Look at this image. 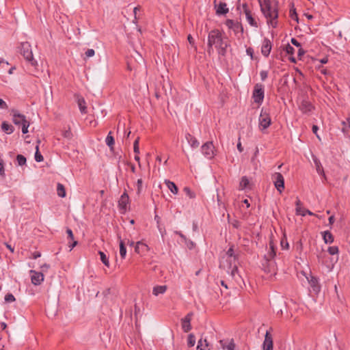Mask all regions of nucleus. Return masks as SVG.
<instances>
[{
    "instance_id": "6e6d98bb",
    "label": "nucleus",
    "mask_w": 350,
    "mask_h": 350,
    "mask_svg": "<svg viewBox=\"0 0 350 350\" xmlns=\"http://www.w3.org/2000/svg\"><path fill=\"white\" fill-rule=\"evenodd\" d=\"M291 42L294 46L298 48L301 46V44L298 42V40L294 38H291Z\"/></svg>"
},
{
    "instance_id": "603ef678",
    "label": "nucleus",
    "mask_w": 350,
    "mask_h": 350,
    "mask_svg": "<svg viewBox=\"0 0 350 350\" xmlns=\"http://www.w3.org/2000/svg\"><path fill=\"white\" fill-rule=\"evenodd\" d=\"M281 247L283 249H288V243L287 242V240L285 239L281 240Z\"/></svg>"
},
{
    "instance_id": "69168bd1",
    "label": "nucleus",
    "mask_w": 350,
    "mask_h": 350,
    "mask_svg": "<svg viewBox=\"0 0 350 350\" xmlns=\"http://www.w3.org/2000/svg\"><path fill=\"white\" fill-rule=\"evenodd\" d=\"M5 245H6V247H7L8 250H10V251L11 252H12V253L14 252V247H12L10 245H9L8 243H5Z\"/></svg>"
},
{
    "instance_id": "774afa93",
    "label": "nucleus",
    "mask_w": 350,
    "mask_h": 350,
    "mask_svg": "<svg viewBox=\"0 0 350 350\" xmlns=\"http://www.w3.org/2000/svg\"><path fill=\"white\" fill-rule=\"evenodd\" d=\"M344 124H347L348 126L350 128V117L347 118V122H342Z\"/></svg>"
},
{
    "instance_id": "f03ea898",
    "label": "nucleus",
    "mask_w": 350,
    "mask_h": 350,
    "mask_svg": "<svg viewBox=\"0 0 350 350\" xmlns=\"http://www.w3.org/2000/svg\"><path fill=\"white\" fill-rule=\"evenodd\" d=\"M260 10L267 19V23L275 28L278 25V2L276 0H258Z\"/></svg>"
},
{
    "instance_id": "a878e982",
    "label": "nucleus",
    "mask_w": 350,
    "mask_h": 350,
    "mask_svg": "<svg viewBox=\"0 0 350 350\" xmlns=\"http://www.w3.org/2000/svg\"><path fill=\"white\" fill-rule=\"evenodd\" d=\"M77 103L79 107V110L81 113H87L86 103L83 98H79L77 100Z\"/></svg>"
},
{
    "instance_id": "ea45409f",
    "label": "nucleus",
    "mask_w": 350,
    "mask_h": 350,
    "mask_svg": "<svg viewBox=\"0 0 350 350\" xmlns=\"http://www.w3.org/2000/svg\"><path fill=\"white\" fill-rule=\"evenodd\" d=\"M139 137H137L134 143H133V150L135 154H139Z\"/></svg>"
},
{
    "instance_id": "c756f323",
    "label": "nucleus",
    "mask_w": 350,
    "mask_h": 350,
    "mask_svg": "<svg viewBox=\"0 0 350 350\" xmlns=\"http://www.w3.org/2000/svg\"><path fill=\"white\" fill-rule=\"evenodd\" d=\"M323 237L325 243H332L334 241V237L329 231H325Z\"/></svg>"
},
{
    "instance_id": "7c9ffc66",
    "label": "nucleus",
    "mask_w": 350,
    "mask_h": 350,
    "mask_svg": "<svg viewBox=\"0 0 350 350\" xmlns=\"http://www.w3.org/2000/svg\"><path fill=\"white\" fill-rule=\"evenodd\" d=\"M154 220L157 222V228H158L159 232L161 233V237H163L164 236V234H165V230L161 227V217L159 215H156L154 216Z\"/></svg>"
},
{
    "instance_id": "8fccbe9b",
    "label": "nucleus",
    "mask_w": 350,
    "mask_h": 350,
    "mask_svg": "<svg viewBox=\"0 0 350 350\" xmlns=\"http://www.w3.org/2000/svg\"><path fill=\"white\" fill-rule=\"evenodd\" d=\"M66 233L68 234V238L70 240V241H73L74 240V234L72 233V231L71 229L70 228H67L66 229Z\"/></svg>"
},
{
    "instance_id": "f257e3e1",
    "label": "nucleus",
    "mask_w": 350,
    "mask_h": 350,
    "mask_svg": "<svg viewBox=\"0 0 350 350\" xmlns=\"http://www.w3.org/2000/svg\"><path fill=\"white\" fill-rule=\"evenodd\" d=\"M225 39L226 38L223 36V33L220 30H211L208 35L207 52L211 54L213 51V47L214 46L219 55H225L229 45Z\"/></svg>"
},
{
    "instance_id": "49530a36",
    "label": "nucleus",
    "mask_w": 350,
    "mask_h": 350,
    "mask_svg": "<svg viewBox=\"0 0 350 350\" xmlns=\"http://www.w3.org/2000/svg\"><path fill=\"white\" fill-rule=\"evenodd\" d=\"M22 125V133L26 134L28 133V128L29 126V122L28 121L25 122Z\"/></svg>"
},
{
    "instance_id": "6e6552de",
    "label": "nucleus",
    "mask_w": 350,
    "mask_h": 350,
    "mask_svg": "<svg viewBox=\"0 0 350 350\" xmlns=\"http://www.w3.org/2000/svg\"><path fill=\"white\" fill-rule=\"evenodd\" d=\"M129 206V198L128 194L124 192L120 196L118 200V208L121 213H125Z\"/></svg>"
},
{
    "instance_id": "052dcab7",
    "label": "nucleus",
    "mask_w": 350,
    "mask_h": 350,
    "mask_svg": "<svg viewBox=\"0 0 350 350\" xmlns=\"http://www.w3.org/2000/svg\"><path fill=\"white\" fill-rule=\"evenodd\" d=\"M319 129V127L317 125L312 126V132L317 135L318 138H319V136L317 134V131Z\"/></svg>"
},
{
    "instance_id": "bb28decb",
    "label": "nucleus",
    "mask_w": 350,
    "mask_h": 350,
    "mask_svg": "<svg viewBox=\"0 0 350 350\" xmlns=\"http://www.w3.org/2000/svg\"><path fill=\"white\" fill-rule=\"evenodd\" d=\"M208 342L206 339H200L198 342L197 350H209L208 348Z\"/></svg>"
},
{
    "instance_id": "412c9836",
    "label": "nucleus",
    "mask_w": 350,
    "mask_h": 350,
    "mask_svg": "<svg viewBox=\"0 0 350 350\" xmlns=\"http://www.w3.org/2000/svg\"><path fill=\"white\" fill-rule=\"evenodd\" d=\"M185 138L193 148H196L199 146L200 143L198 139L190 133H187L185 135Z\"/></svg>"
},
{
    "instance_id": "39448f33",
    "label": "nucleus",
    "mask_w": 350,
    "mask_h": 350,
    "mask_svg": "<svg viewBox=\"0 0 350 350\" xmlns=\"http://www.w3.org/2000/svg\"><path fill=\"white\" fill-rule=\"evenodd\" d=\"M271 124V119L268 113L264 111L263 109L261 110V113L258 119V127L260 131L264 132Z\"/></svg>"
},
{
    "instance_id": "c9c22d12",
    "label": "nucleus",
    "mask_w": 350,
    "mask_h": 350,
    "mask_svg": "<svg viewBox=\"0 0 350 350\" xmlns=\"http://www.w3.org/2000/svg\"><path fill=\"white\" fill-rule=\"evenodd\" d=\"M295 205H296V208H295L296 214L299 215H301V216H305V213L301 212V202L299 198H297Z\"/></svg>"
},
{
    "instance_id": "5fc2aeb1",
    "label": "nucleus",
    "mask_w": 350,
    "mask_h": 350,
    "mask_svg": "<svg viewBox=\"0 0 350 350\" xmlns=\"http://www.w3.org/2000/svg\"><path fill=\"white\" fill-rule=\"evenodd\" d=\"M0 108L3 109H7L8 108L7 103L1 98H0Z\"/></svg>"
},
{
    "instance_id": "a19ab883",
    "label": "nucleus",
    "mask_w": 350,
    "mask_h": 350,
    "mask_svg": "<svg viewBox=\"0 0 350 350\" xmlns=\"http://www.w3.org/2000/svg\"><path fill=\"white\" fill-rule=\"evenodd\" d=\"M62 135L64 138L70 139L72 137V133L70 131V129L69 128L68 129L62 132Z\"/></svg>"
},
{
    "instance_id": "3c124183",
    "label": "nucleus",
    "mask_w": 350,
    "mask_h": 350,
    "mask_svg": "<svg viewBox=\"0 0 350 350\" xmlns=\"http://www.w3.org/2000/svg\"><path fill=\"white\" fill-rule=\"evenodd\" d=\"M260 79L262 81H265L268 76V73L266 70H262L260 72Z\"/></svg>"
},
{
    "instance_id": "a18cd8bd",
    "label": "nucleus",
    "mask_w": 350,
    "mask_h": 350,
    "mask_svg": "<svg viewBox=\"0 0 350 350\" xmlns=\"http://www.w3.org/2000/svg\"><path fill=\"white\" fill-rule=\"evenodd\" d=\"M285 51L287 54L292 55H293V53L295 52V49L292 46H291L289 44H286V46L285 47Z\"/></svg>"
},
{
    "instance_id": "9b49d317",
    "label": "nucleus",
    "mask_w": 350,
    "mask_h": 350,
    "mask_svg": "<svg viewBox=\"0 0 350 350\" xmlns=\"http://www.w3.org/2000/svg\"><path fill=\"white\" fill-rule=\"evenodd\" d=\"M31 280L33 284L37 286L40 285L44 280V275L41 272H38L34 270L30 271Z\"/></svg>"
},
{
    "instance_id": "473e14b6",
    "label": "nucleus",
    "mask_w": 350,
    "mask_h": 350,
    "mask_svg": "<svg viewBox=\"0 0 350 350\" xmlns=\"http://www.w3.org/2000/svg\"><path fill=\"white\" fill-rule=\"evenodd\" d=\"M57 193L58 196L64 198L66 196V191L64 186L61 183H57Z\"/></svg>"
},
{
    "instance_id": "13d9d810",
    "label": "nucleus",
    "mask_w": 350,
    "mask_h": 350,
    "mask_svg": "<svg viewBox=\"0 0 350 350\" xmlns=\"http://www.w3.org/2000/svg\"><path fill=\"white\" fill-rule=\"evenodd\" d=\"M71 241H72V243H69V245H68V247L70 248V251H71L78 243V242L77 241H75V240Z\"/></svg>"
},
{
    "instance_id": "6ab92c4d",
    "label": "nucleus",
    "mask_w": 350,
    "mask_h": 350,
    "mask_svg": "<svg viewBox=\"0 0 350 350\" xmlns=\"http://www.w3.org/2000/svg\"><path fill=\"white\" fill-rule=\"evenodd\" d=\"M191 313H189L182 321V327L183 329L185 332H188L191 330Z\"/></svg>"
},
{
    "instance_id": "f3484780",
    "label": "nucleus",
    "mask_w": 350,
    "mask_h": 350,
    "mask_svg": "<svg viewBox=\"0 0 350 350\" xmlns=\"http://www.w3.org/2000/svg\"><path fill=\"white\" fill-rule=\"evenodd\" d=\"M215 8L216 9V14L224 15L229 12L227 8V4L225 2H220L218 5L215 3Z\"/></svg>"
},
{
    "instance_id": "0eeeda50",
    "label": "nucleus",
    "mask_w": 350,
    "mask_h": 350,
    "mask_svg": "<svg viewBox=\"0 0 350 350\" xmlns=\"http://www.w3.org/2000/svg\"><path fill=\"white\" fill-rule=\"evenodd\" d=\"M228 264V265L226 266L224 262H221L220 267H222L228 273H230L232 278L236 279L237 276L239 277L236 262Z\"/></svg>"
},
{
    "instance_id": "4468645a",
    "label": "nucleus",
    "mask_w": 350,
    "mask_h": 350,
    "mask_svg": "<svg viewBox=\"0 0 350 350\" xmlns=\"http://www.w3.org/2000/svg\"><path fill=\"white\" fill-rule=\"evenodd\" d=\"M12 121L16 125H21L27 121L24 115L18 113L17 111H12Z\"/></svg>"
},
{
    "instance_id": "a211bd4d",
    "label": "nucleus",
    "mask_w": 350,
    "mask_h": 350,
    "mask_svg": "<svg viewBox=\"0 0 350 350\" xmlns=\"http://www.w3.org/2000/svg\"><path fill=\"white\" fill-rule=\"evenodd\" d=\"M226 25L231 29H233L234 31H237L240 29L241 31H243V27L241 23L238 22H234L233 20L227 19L226 21Z\"/></svg>"
},
{
    "instance_id": "ddd939ff",
    "label": "nucleus",
    "mask_w": 350,
    "mask_h": 350,
    "mask_svg": "<svg viewBox=\"0 0 350 350\" xmlns=\"http://www.w3.org/2000/svg\"><path fill=\"white\" fill-rule=\"evenodd\" d=\"M149 250V247L142 241H137L135 246V252L140 255L146 254Z\"/></svg>"
},
{
    "instance_id": "680f3d73",
    "label": "nucleus",
    "mask_w": 350,
    "mask_h": 350,
    "mask_svg": "<svg viewBox=\"0 0 350 350\" xmlns=\"http://www.w3.org/2000/svg\"><path fill=\"white\" fill-rule=\"evenodd\" d=\"M40 256H41V254L40 252H34L33 254V258L34 259H36V258H39Z\"/></svg>"
},
{
    "instance_id": "0e129e2a",
    "label": "nucleus",
    "mask_w": 350,
    "mask_h": 350,
    "mask_svg": "<svg viewBox=\"0 0 350 350\" xmlns=\"http://www.w3.org/2000/svg\"><path fill=\"white\" fill-rule=\"evenodd\" d=\"M288 59L293 63H296L297 62L296 58L294 56H293V55L288 57Z\"/></svg>"
},
{
    "instance_id": "7ed1b4c3",
    "label": "nucleus",
    "mask_w": 350,
    "mask_h": 350,
    "mask_svg": "<svg viewBox=\"0 0 350 350\" xmlns=\"http://www.w3.org/2000/svg\"><path fill=\"white\" fill-rule=\"evenodd\" d=\"M20 53L24 57V58L31 65L35 66L37 64V62L33 59V53L31 45L29 42H22L19 47Z\"/></svg>"
},
{
    "instance_id": "09e8293b",
    "label": "nucleus",
    "mask_w": 350,
    "mask_h": 350,
    "mask_svg": "<svg viewBox=\"0 0 350 350\" xmlns=\"http://www.w3.org/2000/svg\"><path fill=\"white\" fill-rule=\"evenodd\" d=\"M85 54L86 57H88V58L92 57L95 55V51L92 49H89L85 51Z\"/></svg>"
},
{
    "instance_id": "72a5a7b5",
    "label": "nucleus",
    "mask_w": 350,
    "mask_h": 350,
    "mask_svg": "<svg viewBox=\"0 0 350 350\" xmlns=\"http://www.w3.org/2000/svg\"><path fill=\"white\" fill-rule=\"evenodd\" d=\"M168 189L171 191L172 193L176 194L178 193V188L176 185L170 180H165V181Z\"/></svg>"
},
{
    "instance_id": "bf43d9fd",
    "label": "nucleus",
    "mask_w": 350,
    "mask_h": 350,
    "mask_svg": "<svg viewBox=\"0 0 350 350\" xmlns=\"http://www.w3.org/2000/svg\"><path fill=\"white\" fill-rule=\"evenodd\" d=\"M298 57H299V58L305 53V51L301 47H299V50H298Z\"/></svg>"
},
{
    "instance_id": "79ce46f5",
    "label": "nucleus",
    "mask_w": 350,
    "mask_h": 350,
    "mask_svg": "<svg viewBox=\"0 0 350 350\" xmlns=\"http://www.w3.org/2000/svg\"><path fill=\"white\" fill-rule=\"evenodd\" d=\"M269 245L271 252L268 254V256L267 257L268 260L273 258L275 256V252L274 251L273 245H272L271 242H270Z\"/></svg>"
},
{
    "instance_id": "e2e57ef3",
    "label": "nucleus",
    "mask_w": 350,
    "mask_h": 350,
    "mask_svg": "<svg viewBox=\"0 0 350 350\" xmlns=\"http://www.w3.org/2000/svg\"><path fill=\"white\" fill-rule=\"evenodd\" d=\"M237 149L240 152H243V148L241 146V143L240 142H239L237 144Z\"/></svg>"
},
{
    "instance_id": "e433bc0d",
    "label": "nucleus",
    "mask_w": 350,
    "mask_h": 350,
    "mask_svg": "<svg viewBox=\"0 0 350 350\" xmlns=\"http://www.w3.org/2000/svg\"><path fill=\"white\" fill-rule=\"evenodd\" d=\"M196 344V338L193 334H190L188 336L187 345L189 347H193Z\"/></svg>"
},
{
    "instance_id": "338daca9",
    "label": "nucleus",
    "mask_w": 350,
    "mask_h": 350,
    "mask_svg": "<svg viewBox=\"0 0 350 350\" xmlns=\"http://www.w3.org/2000/svg\"><path fill=\"white\" fill-rule=\"evenodd\" d=\"M335 221V218H334V215H332L329 217V223L330 224H332Z\"/></svg>"
},
{
    "instance_id": "2eb2a0df",
    "label": "nucleus",
    "mask_w": 350,
    "mask_h": 350,
    "mask_svg": "<svg viewBox=\"0 0 350 350\" xmlns=\"http://www.w3.org/2000/svg\"><path fill=\"white\" fill-rule=\"evenodd\" d=\"M271 43L268 38H265L261 47V53L265 57H268L271 50Z\"/></svg>"
},
{
    "instance_id": "9d476101",
    "label": "nucleus",
    "mask_w": 350,
    "mask_h": 350,
    "mask_svg": "<svg viewBox=\"0 0 350 350\" xmlns=\"http://www.w3.org/2000/svg\"><path fill=\"white\" fill-rule=\"evenodd\" d=\"M299 109L303 113L308 114L314 110V107L309 100L304 99L301 102Z\"/></svg>"
},
{
    "instance_id": "dca6fc26",
    "label": "nucleus",
    "mask_w": 350,
    "mask_h": 350,
    "mask_svg": "<svg viewBox=\"0 0 350 350\" xmlns=\"http://www.w3.org/2000/svg\"><path fill=\"white\" fill-rule=\"evenodd\" d=\"M307 279L313 292L316 294L319 293L321 290V286L319 284L318 280L314 276H310V278H307Z\"/></svg>"
},
{
    "instance_id": "393cba45",
    "label": "nucleus",
    "mask_w": 350,
    "mask_h": 350,
    "mask_svg": "<svg viewBox=\"0 0 350 350\" xmlns=\"http://www.w3.org/2000/svg\"><path fill=\"white\" fill-rule=\"evenodd\" d=\"M1 129L3 132L7 134H11L14 131V127L12 125L8 124L7 122H3L1 124Z\"/></svg>"
},
{
    "instance_id": "4be33fe9",
    "label": "nucleus",
    "mask_w": 350,
    "mask_h": 350,
    "mask_svg": "<svg viewBox=\"0 0 350 350\" xmlns=\"http://www.w3.org/2000/svg\"><path fill=\"white\" fill-rule=\"evenodd\" d=\"M274 185L277 190L281 193L284 189V180L283 176H277L275 180H274Z\"/></svg>"
},
{
    "instance_id": "58836bf2",
    "label": "nucleus",
    "mask_w": 350,
    "mask_h": 350,
    "mask_svg": "<svg viewBox=\"0 0 350 350\" xmlns=\"http://www.w3.org/2000/svg\"><path fill=\"white\" fill-rule=\"evenodd\" d=\"M16 161L18 165H23L26 163V158L22 154H18L16 157Z\"/></svg>"
},
{
    "instance_id": "1a4fd4ad",
    "label": "nucleus",
    "mask_w": 350,
    "mask_h": 350,
    "mask_svg": "<svg viewBox=\"0 0 350 350\" xmlns=\"http://www.w3.org/2000/svg\"><path fill=\"white\" fill-rule=\"evenodd\" d=\"M243 12L245 15L246 20L247 23L251 25L252 27H257L258 24L257 22L255 21L254 18L253 17V14L252 13L251 10L249 8L248 5L246 3H243L242 5Z\"/></svg>"
},
{
    "instance_id": "c03bdc74",
    "label": "nucleus",
    "mask_w": 350,
    "mask_h": 350,
    "mask_svg": "<svg viewBox=\"0 0 350 350\" xmlns=\"http://www.w3.org/2000/svg\"><path fill=\"white\" fill-rule=\"evenodd\" d=\"M183 191L190 198H195V193L189 187H185Z\"/></svg>"
},
{
    "instance_id": "b1692460",
    "label": "nucleus",
    "mask_w": 350,
    "mask_h": 350,
    "mask_svg": "<svg viewBox=\"0 0 350 350\" xmlns=\"http://www.w3.org/2000/svg\"><path fill=\"white\" fill-rule=\"evenodd\" d=\"M227 259L226 262L227 263H231V262H236V258L234 254V250L232 247H230L228 249V250L226 252Z\"/></svg>"
},
{
    "instance_id": "4c0bfd02",
    "label": "nucleus",
    "mask_w": 350,
    "mask_h": 350,
    "mask_svg": "<svg viewBox=\"0 0 350 350\" xmlns=\"http://www.w3.org/2000/svg\"><path fill=\"white\" fill-rule=\"evenodd\" d=\"M36 153H35V160L37 162H41V161H43L44 159H43V157L41 154V153L39 152L38 145L36 146Z\"/></svg>"
},
{
    "instance_id": "37998d69",
    "label": "nucleus",
    "mask_w": 350,
    "mask_h": 350,
    "mask_svg": "<svg viewBox=\"0 0 350 350\" xmlns=\"http://www.w3.org/2000/svg\"><path fill=\"white\" fill-rule=\"evenodd\" d=\"M327 252L331 255H334L338 253V247L337 246H331L327 249Z\"/></svg>"
},
{
    "instance_id": "cd10ccee",
    "label": "nucleus",
    "mask_w": 350,
    "mask_h": 350,
    "mask_svg": "<svg viewBox=\"0 0 350 350\" xmlns=\"http://www.w3.org/2000/svg\"><path fill=\"white\" fill-rule=\"evenodd\" d=\"M105 143L106 144L112 149L113 147V145L115 144L114 138L112 136V132L109 131L106 139H105Z\"/></svg>"
},
{
    "instance_id": "f704fd0d",
    "label": "nucleus",
    "mask_w": 350,
    "mask_h": 350,
    "mask_svg": "<svg viewBox=\"0 0 350 350\" xmlns=\"http://www.w3.org/2000/svg\"><path fill=\"white\" fill-rule=\"evenodd\" d=\"M98 254L100 256V260L102 261V262L106 267H109V261L108 257L106 256V254L103 252H101V251L98 252Z\"/></svg>"
},
{
    "instance_id": "c85d7f7f",
    "label": "nucleus",
    "mask_w": 350,
    "mask_h": 350,
    "mask_svg": "<svg viewBox=\"0 0 350 350\" xmlns=\"http://www.w3.org/2000/svg\"><path fill=\"white\" fill-rule=\"evenodd\" d=\"M220 344H221V347L224 349L234 350L235 345L232 340L230 342H229L228 344L224 342L223 340H220Z\"/></svg>"
},
{
    "instance_id": "aec40b11",
    "label": "nucleus",
    "mask_w": 350,
    "mask_h": 350,
    "mask_svg": "<svg viewBox=\"0 0 350 350\" xmlns=\"http://www.w3.org/2000/svg\"><path fill=\"white\" fill-rule=\"evenodd\" d=\"M252 183L249 178L247 176H243L239 183V189L245 190V189H251Z\"/></svg>"
},
{
    "instance_id": "5701e85b",
    "label": "nucleus",
    "mask_w": 350,
    "mask_h": 350,
    "mask_svg": "<svg viewBox=\"0 0 350 350\" xmlns=\"http://www.w3.org/2000/svg\"><path fill=\"white\" fill-rule=\"evenodd\" d=\"M166 290L167 286L165 285L156 286L152 289V294L154 296H158L159 295L164 294Z\"/></svg>"
},
{
    "instance_id": "f8f14e48",
    "label": "nucleus",
    "mask_w": 350,
    "mask_h": 350,
    "mask_svg": "<svg viewBox=\"0 0 350 350\" xmlns=\"http://www.w3.org/2000/svg\"><path fill=\"white\" fill-rule=\"evenodd\" d=\"M262 350H273V338L270 333L267 331L262 343Z\"/></svg>"
},
{
    "instance_id": "4d7b16f0",
    "label": "nucleus",
    "mask_w": 350,
    "mask_h": 350,
    "mask_svg": "<svg viewBox=\"0 0 350 350\" xmlns=\"http://www.w3.org/2000/svg\"><path fill=\"white\" fill-rule=\"evenodd\" d=\"M0 175H4V163L3 159H0Z\"/></svg>"
},
{
    "instance_id": "864d4df0",
    "label": "nucleus",
    "mask_w": 350,
    "mask_h": 350,
    "mask_svg": "<svg viewBox=\"0 0 350 350\" xmlns=\"http://www.w3.org/2000/svg\"><path fill=\"white\" fill-rule=\"evenodd\" d=\"M290 14H291V17L292 19L293 20H295L297 21H298V16H297V14L295 12V10H291L290 11Z\"/></svg>"
},
{
    "instance_id": "20e7f679",
    "label": "nucleus",
    "mask_w": 350,
    "mask_h": 350,
    "mask_svg": "<svg viewBox=\"0 0 350 350\" xmlns=\"http://www.w3.org/2000/svg\"><path fill=\"white\" fill-rule=\"evenodd\" d=\"M265 97V88L264 85L261 83H256L254 85L252 98L254 99V102L257 103L258 105H261L263 102Z\"/></svg>"
},
{
    "instance_id": "de8ad7c7",
    "label": "nucleus",
    "mask_w": 350,
    "mask_h": 350,
    "mask_svg": "<svg viewBox=\"0 0 350 350\" xmlns=\"http://www.w3.org/2000/svg\"><path fill=\"white\" fill-rule=\"evenodd\" d=\"M5 301L6 302H10V303L13 302L15 301V297L12 294L8 293L5 296Z\"/></svg>"
},
{
    "instance_id": "423d86ee",
    "label": "nucleus",
    "mask_w": 350,
    "mask_h": 350,
    "mask_svg": "<svg viewBox=\"0 0 350 350\" xmlns=\"http://www.w3.org/2000/svg\"><path fill=\"white\" fill-rule=\"evenodd\" d=\"M201 151L208 159H212L215 155V148L212 142L204 144L201 147Z\"/></svg>"
},
{
    "instance_id": "2f4dec72",
    "label": "nucleus",
    "mask_w": 350,
    "mask_h": 350,
    "mask_svg": "<svg viewBox=\"0 0 350 350\" xmlns=\"http://www.w3.org/2000/svg\"><path fill=\"white\" fill-rule=\"evenodd\" d=\"M118 239L120 241V254L122 258H124L126 254V249L120 237H118Z\"/></svg>"
}]
</instances>
